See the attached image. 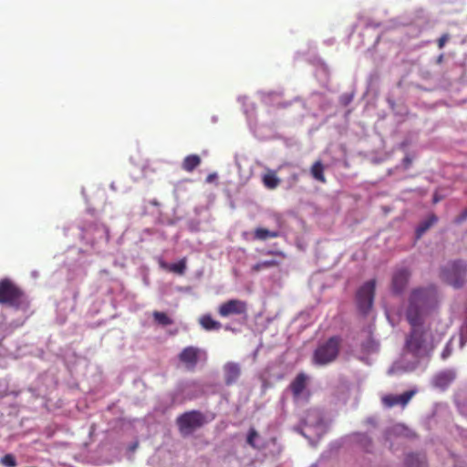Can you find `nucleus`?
Wrapping results in <instances>:
<instances>
[{
  "label": "nucleus",
  "mask_w": 467,
  "mask_h": 467,
  "mask_svg": "<svg viewBox=\"0 0 467 467\" xmlns=\"http://www.w3.org/2000/svg\"><path fill=\"white\" fill-rule=\"evenodd\" d=\"M178 358L188 370H194L200 360L207 359V354L197 347L189 346L180 352Z\"/></svg>",
  "instance_id": "8"
},
{
  "label": "nucleus",
  "mask_w": 467,
  "mask_h": 467,
  "mask_svg": "<svg viewBox=\"0 0 467 467\" xmlns=\"http://www.w3.org/2000/svg\"><path fill=\"white\" fill-rule=\"evenodd\" d=\"M440 305V294L434 285L411 289L408 297L406 319L410 326L423 325L424 318L435 312Z\"/></svg>",
  "instance_id": "1"
},
{
  "label": "nucleus",
  "mask_w": 467,
  "mask_h": 467,
  "mask_svg": "<svg viewBox=\"0 0 467 467\" xmlns=\"http://www.w3.org/2000/svg\"><path fill=\"white\" fill-rule=\"evenodd\" d=\"M247 303L240 299H230L222 303L217 312L222 317H229L230 316L247 317Z\"/></svg>",
  "instance_id": "9"
},
{
  "label": "nucleus",
  "mask_w": 467,
  "mask_h": 467,
  "mask_svg": "<svg viewBox=\"0 0 467 467\" xmlns=\"http://www.w3.org/2000/svg\"><path fill=\"white\" fill-rule=\"evenodd\" d=\"M153 317L157 323L162 326H169L173 323L172 319L164 312L155 311L153 312Z\"/></svg>",
  "instance_id": "24"
},
{
  "label": "nucleus",
  "mask_w": 467,
  "mask_h": 467,
  "mask_svg": "<svg viewBox=\"0 0 467 467\" xmlns=\"http://www.w3.org/2000/svg\"><path fill=\"white\" fill-rule=\"evenodd\" d=\"M467 219V208L455 219L456 223H461Z\"/></svg>",
  "instance_id": "29"
},
{
  "label": "nucleus",
  "mask_w": 467,
  "mask_h": 467,
  "mask_svg": "<svg viewBox=\"0 0 467 467\" xmlns=\"http://www.w3.org/2000/svg\"><path fill=\"white\" fill-rule=\"evenodd\" d=\"M167 269L180 275H184L186 270V259L182 258L177 263L169 265L167 266Z\"/></svg>",
  "instance_id": "21"
},
{
  "label": "nucleus",
  "mask_w": 467,
  "mask_h": 467,
  "mask_svg": "<svg viewBox=\"0 0 467 467\" xmlns=\"http://www.w3.org/2000/svg\"><path fill=\"white\" fill-rule=\"evenodd\" d=\"M199 323L201 327L207 331L219 330L222 327V324L214 320L209 314L202 316L199 319Z\"/></svg>",
  "instance_id": "17"
},
{
  "label": "nucleus",
  "mask_w": 467,
  "mask_h": 467,
  "mask_svg": "<svg viewBox=\"0 0 467 467\" xmlns=\"http://www.w3.org/2000/svg\"><path fill=\"white\" fill-rule=\"evenodd\" d=\"M444 60V55L443 54H441L440 56H438V57L436 58V63L437 64H441Z\"/></svg>",
  "instance_id": "31"
},
{
  "label": "nucleus",
  "mask_w": 467,
  "mask_h": 467,
  "mask_svg": "<svg viewBox=\"0 0 467 467\" xmlns=\"http://www.w3.org/2000/svg\"><path fill=\"white\" fill-rule=\"evenodd\" d=\"M215 176H216L215 174H209V175H208V177H207V179H206V181H207L208 182H211L213 180V178H214Z\"/></svg>",
  "instance_id": "32"
},
{
  "label": "nucleus",
  "mask_w": 467,
  "mask_h": 467,
  "mask_svg": "<svg viewBox=\"0 0 467 467\" xmlns=\"http://www.w3.org/2000/svg\"><path fill=\"white\" fill-rule=\"evenodd\" d=\"M223 378L226 386H232L235 384L241 377V367L238 363L229 361L223 365Z\"/></svg>",
  "instance_id": "12"
},
{
  "label": "nucleus",
  "mask_w": 467,
  "mask_h": 467,
  "mask_svg": "<svg viewBox=\"0 0 467 467\" xmlns=\"http://www.w3.org/2000/svg\"><path fill=\"white\" fill-rule=\"evenodd\" d=\"M279 263L275 260H266L259 262L252 266V271L254 273L260 272L263 269L278 266Z\"/></svg>",
  "instance_id": "23"
},
{
  "label": "nucleus",
  "mask_w": 467,
  "mask_h": 467,
  "mask_svg": "<svg viewBox=\"0 0 467 467\" xmlns=\"http://www.w3.org/2000/svg\"><path fill=\"white\" fill-rule=\"evenodd\" d=\"M325 167L321 161H317L313 163L310 169L312 177L322 183H326L327 180L324 175Z\"/></svg>",
  "instance_id": "19"
},
{
  "label": "nucleus",
  "mask_w": 467,
  "mask_h": 467,
  "mask_svg": "<svg viewBox=\"0 0 467 467\" xmlns=\"http://www.w3.org/2000/svg\"><path fill=\"white\" fill-rule=\"evenodd\" d=\"M263 183L268 189H275L280 184V179L275 171H269L263 177Z\"/></svg>",
  "instance_id": "20"
},
{
  "label": "nucleus",
  "mask_w": 467,
  "mask_h": 467,
  "mask_svg": "<svg viewBox=\"0 0 467 467\" xmlns=\"http://www.w3.org/2000/svg\"><path fill=\"white\" fill-rule=\"evenodd\" d=\"M404 462L406 467H426V457L420 453H408Z\"/></svg>",
  "instance_id": "14"
},
{
  "label": "nucleus",
  "mask_w": 467,
  "mask_h": 467,
  "mask_svg": "<svg viewBox=\"0 0 467 467\" xmlns=\"http://www.w3.org/2000/svg\"><path fill=\"white\" fill-rule=\"evenodd\" d=\"M467 275V264L463 261L449 263L441 271V278L455 288L463 285Z\"/></svg>",
  "instance_id": "5"
},
{
  "label": "nucleus",
  "mask_w": 467,
  "mask_h": 467,
  "mask_svg": "<svg viewBox=\"0 0 467 467\" xmlns=\"http://www.w3.org/2000/svg\"><path fill=\"white\" fill-rule=\"evenodd\" d=\"M307 380L308 377L305 373L300 372L290 383L289 389L295 400H298L304 390L306 389Z\"/></svg>",
  "instance_id": "13"
},
{
  "label": "nucleus",
  "mask_w": 467,
  "mask_h": 467,
  "mask_svg": "<svg viewBox=\"0 0 467 467\" xmlns=\"http://www.w3.org/2000/svg\"><path fill=\"white\" fill-rule=\"evenodd\" d=\"M452 379V375L450 372H441L436 375L434 382L436 386L446 387Z\"/></svg>",
  "instance_id": "22"
},
{
  "label": "nucleus",
  "mask_w": 467,
  "mask_h": 467,
  "mask_svg": "<svg viewBox=\"0 0 467 467\" xmlns=\"http://www.w3.org/2000/svg\"><path fill=\"white\" fill-rule=\"evenodd\" d=\"M410 271L406 267L397 268L391 280V288L393 293L401 294L409 284Z\"/></svg>",
  "instance_id": "10"
},
{
  "label": "nucleus",
  "mask_w": 467,
  "mask_h": 467,
  "mask_svg": "<svg viewBox=\"0 0 467 467\" xmlns=\"http://www.w3.org/2000/svg\"><path fill=\"white\" fill-rule=\"evenodd\" d=\"M259 438V433L254 428H251L248 431L246 442L249 444L252 448L257 449V445L255 443V441Z\"/></svg>",
  "instance_id": "25"
},
{
  "label": "nucleus",
  "mask_w": 467,
  "mask_h": 467,
  "mask_svg": "<svg viewBox=\"0 0 467 467\" xmlns=\"http://www.w3.org/2000/svg\"><path fill=\"white\" fill-rule=\"evenodd\" d=\"M205 422V416L199 410L184 412L176 420L177 426L182 436L192 434L195 430L203 426Z\"/></svg>",
  "instance_id": "6"
},
{
  "label": "nucleus",
  "mask_w": 467,
  "mask_h": 467,
  "mask_svg": "<svg viewBox=\"0 0 467 467\" xmlns=\"http://www.w3.org/2000/svg\"><path fill=\"white\" fill-rule=\"evenodd\" d=\"M376 281L369 280L363 284L356 294V301L358 310L362 314H368L374 302Z\"/></svg>",
  "instance_id": "7"
},
{
  "label": "nucleus",
  "mask_w": 467,
  "mask_h": 467,
  "mask_svg": "<svg viewBox=\"0 0 467 467\" xmlns=\"http://www.w3.org/2000/svg\"><path fill=\"white\" fill-rule=\"evenodd\" d=\"M438 222V217L431 213L424 221L420 222L416 228V237L420 238L433 224Z\"/></svg>",
  "instance_id": "16"
},
{
  "label": "nucleus",
  "mask_w": 467,
  "mask_h": 467,
  "mask_svg": "<svg viewBox=\"0 0 467 467\" xmlns=\"http://www.w3.org/2000/svg\"><path fill=\"white\" fill-rule=\"evenodd\" d=\"M265 254H268V255L279 256V257H282V258H285V256H286L285 254L283 251H280V250H268Z\"/></svg>",
  "instance_id": "28"
},
{
  "label": "nucleus",
  "mask_w": 467,
  "mask_h": 467,
  "mask_svg": "<svg viewBox=\"0 0 467 467\" xmlns=\"http://www.w3.org/2000/svg\"><path fill=\"white\" fill-rule=\"evenodd\" d=\"M411 330L405 342V349L415 358H423L430 355L434 346L430 335L422 325L410 326Z\"/></svg>",
  "instance_id": "2"
},
{
  "label": "nucleus",
  "mask_w": 467,
  "mask_h": 467,
  "mask_svg": "<svg viewBox=\"0 0 467 467\" xmlns=\"http://www.w3.org/2000/svg\"><path fill=\"white\" fill-rule=\"evenodd\" d=\"M342 339L339 336L330 337L320 343L313 354V362L318 366H326L334 362L338 357Z\"/></svg>",
  "instance_id": "4"
},
{
  "label": "nucleus",
  "mask_w": 467,
  "mask_h": 467,
  "mask_svg": "<svg viewBox=\"0 0 467 467\" xmlns=\"http://www.w3.org/2000/svg\"><path fill=\"white\" fill-rule=\"evenodd\" d=\"M450 39L449 34H443L438 40L437 45L440 49L443 48L446 42Z\"/></svg>",
  "instance_id": "27"
},
{
  "label": "nucleus",
  "mask_w": 467,
  "mask_h": 467,
  "mask_svg": "<svg viewBox=\"0 0 467 467\" xmlns=\"http://www.w3.org/2000/svg\"><path fill=\"white\" fill-rule=\"evenodd\" d=\"M415 390H408L400 395H386L382 398V403L389 408L397 405H401L402 407H405L415 395Z\"/></svg>",
  "instance_id": "11"
},
{
  "label": "nucleus",
  "mask_w": 467,
  "mask_h": 467,
  "mask_svg": "<svg viewBox=\"0 0 467 467\" xmlns=\"http://www.w3.org/2000/svg\"><path fill=\"white\" fill-rule=\"evenodd\" d=\"M280 235L278 231H270L263 227H257L254 229L253 238L258 241H265L269 238H276Z\"/></svg>",
  "instance_id": "18"
},
{
  "label": "nucleus",
  "mask_w": 467,
  "mask_h": 467,
  "mask_svg": "<svg viewBox=\"0 0 467 467\" xmlns=\"http://www.w3.org/2000/svg\"><path fill=\"white\" fill-rule=\"evenodd\" d=\"M202 162L197 154H190L186 156L182 162V169L187 172H192Z\"/></svg>",
  "instance_id": "15"
},
{
  "label": "nucleus",
  "mask_w": 467,
  "mask_h": 467,
  "mask_svg": "<svg viewBox=\"0 0 467 467\" xmlns=\"http://www.w3.org/2000/svg\"><path fill=\"white\" fill-rule=\"evenodd\" d=\"M411 162H412V160H411V158H410V157H409V156H406V157L403 159V164H404V166H405L406 168L410 167V164H411Z\"/></svg>",
  "instance_id": "30"
},
{
  "label": "nucleus",
  "mask_w": 467,
  "mask_h": 467,
  "mask_svg": "<svg viewBox=\"0 0 467 467\" xmlns=\"http://www.w3.org/2000/svg\"><path fill=\"white\" fill-rule=\"evenodd\" d=\"M0 463L5 467H16L17 465L16 457L7 453L0 459Z\"/></svg>",
  "instance_id": "26"
},
{
  "label": "nucleus",
  "mask_w": 467,
  "mask_h": 467,
  "mask_svg": "<svg viewBox=\"0 0 467 467\" xmlns=\"http://www.w3.org/2000/svg\"><path fill=\"white\" fill-rule=\"evenodd\" d=\"M0 304L19 309L28 302L24 291L8 278L0 280Z\"/></svg>",
  "instance_id": "3"
}]
</instances>
